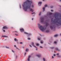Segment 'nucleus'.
Listing matches in <instances>:
<instances>
[{
  "instance_id": "nucleus-1",
  "label": "nucleus",
  "mask_w": 61,
  "mask_h": 61,
  "mask_svg": "<svg viewBox=\"0 0 61 61\" xmlns=\"http://www.w3.org/2000/svg\"><path fill=\"white\" fill-rule=\"evenodd\" d=\"M32 2L29 0H27L24 3L22 6L23 9L25 11H27V10L29 8H30Z\"/></svg>"
},
{
  "instance_id": "nucleus-2",
  "label": "nucleus",
  "mask_w": 61,
  "mask_h": 61,
  "mask_svg": "<svg viewBox=\"0 0 61 61\" xmlns=\"http://www.w3.org/2000/svg\"><path fill=\"white\" fill-rule=\"evenodd\" d=\"M60 15V17H61V14H60L58 13H56L54 15V16L55 19L53 21V23L54 24H58L61 25V18H58V17Z\"/></svg>"
},
{
  "instance_id": "nucleus-3",
  "label": "nucleus",
  "mask_w": 61,
  "mask_h": 61,
  "mask_svg": "<svg viewBox=\"0 0 61 61\" xmlns=\"http://www.w3.org/2000/svg\"><path fill=\"white\" fill-rule=\"evenodd\" d=\"M46 27L49 25V24L47 23H46ZM38 27L39 29L42 31H44L45 30H46V27H43V26L41 25H40L39 24H38Z\"/></svg>"
},
{
  "instance_id": "nucleus-4",
  "label": "nucleus",
  "mask_w": 61,
  "mask_h": 61,
  "mask_svg": "<svg viewBox=\"0 0 61 61\" xmlns=\"http://www.w3.org/2000/svg\"><path fill=\"white\" fill-rule=\"evenodd\" d=\"M44 18H41V23H43L44 22Z\"/></svg>"
},
{
  "instance_id": "nucleus-5",
  "label": "nucleus",
  "mask_w": 61,
  "mask_h": 61,
  "mask_svg": "<svg viewBox=\"0 0 61 61\" xmlns=\"http://www.w3.org/2000/svg\"><path fill=\"white\" fill-rule=\"evenodd\" d=\"M24 34H27V36H30L31 35V34H28V33L26 32H24Z\"/></svg>"
},
{
  "instance_id": "nucleus-6",
  "label": "nucleus",
  "mask_w": 61,
  "mask_h": 61,
  "mask_svg": "<svg viewBox=\"0 0 61 61\" xmlns=\"http://www.w3.org/2000/svg\"><path fill=\"white\" fill-rule=\"evenodd\" d=\"M3 28L4 29H7V27L6 26H4Z\"/></svg>"
},
{
  "instance_id": "nucleus-7",
  "label": "nucleus",
  "mask_w": 61,
  "mask_h": 61,
  "mask_svg": "<svg viewBox=\"0 0 61 61\" xmlns=\"http://www.w3.org/2000/svg\"><path fill=\"white\" fill-rule=\"evenodd\" d=\"M31 45L32 46H34V47H36V46H34V43L33 42H32Z\"/></svg>"
},
{
  "instance_id": "nucleus-8",
  "label": "nucleus",
  "mask_w": 61,
  "mask_h": 61,
  "mask_svg": "<svg viewBox=\"0 0 61 61\" xmlns=\"http://www.w3.org/2000/svg\"><path fill=\"white\" fill-rule=\"evenodd\" d=\"M31 57V56H28V61H30V57Z\"/></svg>"
},
{
  "instance_id": "nucleus-9",
  "label": "nucleus",
  "mask_w": 61,
  "mask_h": 61,
  "mask_svg": "<svg viewBox=\"0 0 61 61\" xmlns=\"http://www.w3.org/2000/svg\"><path fill=\"white\" fill-rule=\"evenodd\" d=\"M7 36H4V35H3L2 36V37H7Z\"/></svg>"
},
{
  "instance_id": "nucleus-10",
  "label": "nucleus",
  "mask_w": 61,
  "mask_h": 61,
  "mask_svg": "<svg viewBox=\"0 0 61 61\" xmlns=\"http://www.w3.org/2000/svg\"><path fill=\"white\" fill-rule=\"evenodd\" d=\"M30 11H32V12H33L34 11V10H33L32 9H30Z\"/></svg>"
},
{
  "instance_id": "nucleus-11",
  "label": "nucleus",
  "mask_w": 61,
  "mask_h": 61,
  "mask_svg": "<svg viewBox=\"0 0 61 61\" xmlns=\"http://www.w3.org/2000/svg\"><path fill=\"white\" fill-rule=\"evenodd\" d=\"M37 56H38V57H41V56L40 55H37Z\"/></svg>"
},
{
  "instance_id": "nucleus-12",
  "label": "nucleus",
  "mask_w": 61,
  "mask_h": 61,
  "mask_svg": "<svg viewBox=\"0 0 61 61\" xmlns=\"http://www.w3.org/2000/svg\"><path fill=\"white\" fill-rule=\"evenodd\" d=\"M20 31H24V30L22 28L20 29Z\"/></svg>"
},
{
  "instance_id": "nucleus-13",
  "label": "nucleus",
  "mask_w": 61,
  "mask_h": 61,
  "mask_svg": "<svg viewBox=\"0 0 61 61\" xmlns=\"http://www.w3.org/2000/svg\"><path fill=\"white\" fill-rule=\"evenodd\" d=\"M26 51H27V52H28V51H29V49H26L25 50Z\"/></svg>"
},
{
  "instance_id": "nucleus-14",
  "label": "nucleus",
  "mask_w": 61,
  "mask_h": 61,
  "mask_svg": "<svg viewBox=\"0 0 61 61\" xmlns=\"http://www.w3.org/2000/svg\"><path fill=\"white\" fill-rule=\"evenodd\" d=\"M43 11H44L45 10V7H44L43 8Z\"/></svg>"
},
{
  "instance_id": "nucleus-15",
  "label": "nucleus",
  "mask_w": 61,
  "mask_h": 61,
  "mask_svg": "<svg viewBox=\"0 0 61 61\" xmlns=\"http://www.w3.org/2000/svg\"><path fill=\"white\" fill-rule=\"evenodd\" d=\"M50 28L51 29H53V27L52 26H50Z\"/></svg>"
},
{
  "instance_id": "nucleus-16",
  "label": "nucleus",
  "mask_w": 61,
  "mask_h": 61,
  "mask_svg": "<svg viewBox=\"0 0 61 61\" xmlns=\"http://www.w3.org/2000/svg\"><path fill=\"white\" fill-rule=\"evenodd\" d=\"M52 14H53L52 13H49V15H52Z\"/></svg>"
},
{
  "instance_id": "nucleus-17",
  "label": "nucleus",
  "mask_w": 61,
  "mask_h": 61,
  "mask_svg": "<svg viewBox=\"0 0 61 61\" xmlns=\"http://www.w3.org/2000/svg\"><path fill=\"white\" fill-rule=\"evenodd\" d=\"M42 4V2H39L38 5H39V4Z\"/></svg>"
},
{
  "instance_id": "nucleus-18",
  "label": "nucleus",
  "mask_w": 61,
  "mask_h": 61,
  "mask_svg": "<svg viewBox=\"0 0 61 61\" xmlns=\"http://www.w3.org/2000/svg\"><path fill=\"white\" fill-rule=\"evenodd\" d=\"M58 36V35H55L54 36L55 37H56V36Z\"/></svg>"
},
{
  "instance_id": "nucleus-19",
  "label": "nucleus",
  "mask_w": 61,
  "mask_h": 61,
  "mask_svg": "<svg viewBox=\"0 0 61 61\" xmlns=\"http://www.w3.org/2000/svg\"><path fill=\"white\" fill-rule=\"evenodd\" d=\"M49 32V30H47L46 31V32L47 33H48Z\"/></svg>"
},
{
  "instance_id": "nucleus-20",
  "label": "nucleus",
  "mask_w": 61,
  "mask_h": 61,
  "mask_svg": "<svg viewBox=\"0 0 61 61\" xmlns=\"http://www.w3.org/2000/svg\"><path fill=\"white\" fill-rule=\"evenodd\" d=\"M41 12H40V13L39 14V15H41Z\"/></svg>"
},
{
  "instance_id": "nucleus-21",
  "label": "nucleus",
  "mask_w": 61,
  "mask_h": 61,
  "mask_svg": "<svg viewBox=\"0 0 61 61\" xmlns=\"http://www.w3.org/2000/svg\"><path fill=\"white\" fill-rule=\"evenodd\" d=\"M45 7H47V5H45Z\"/></svg>"
},
{
  "instance_id": "nucleus-22",
  "label": "nucleus",
  "mask_w": 61,
  "mask_h": 61,
  "mask_svg": "<svg viewBox=\"0 0 61 61\" xmlns=\"http://www.w3.org/2000/svg\"><path fill=\"white\" fill-rule=\"evenodd\" d=\"M53 18H52V19H51V22H52L53 21Z\"/></svg>"
},
{
  "instance_id": "nucleus-23",
  "label": "nucleus",
  "mask_w": 61,
  "mask_h": 61,
  "mask_svg": "<svg viewBox=\"0 0 61 61\" xmlns=\"http://www.w3.org/2000/svg\"><path fill=\"white\" fill-rule=\"evenodd\" d=\"M56 50H57V51H58V48H57L56 49Z\"/></svg>"
},
{
  "instance_id": "nucleus-24",
  "label": "nucleus",
  "mask_w": 61,
  "mask_h": 61,
  "mask_svg": "<svg viewBox=\"0 0 61 61\" xmlns=\"http://www.w3.org/2000/svg\"><path fill=\"white\" fill-rule=\"evenodd\" d=\"M36 46H38V45H39V44L38 43H36Z\"/></svg>"
},
{
  "instance_id": "nucleus-25",
  "label": "nucleus",
  "mask_w": 61,
  "mask_h": 61,
  "mask_svg": "<svg viewBox=\"0 0 61 61\" xmlns=\"http://www.w3.org/2000/svg\"><path fill=\"white\" fill-rule=\"evenodd\" d=\"M53 7V6H51V8H52Z\"/></svg>"
},
{
  "instance_id": "nucleus-26",
  "label": "nucleus",
  "mask_w": 61,
  "mask_h": 61,
  "mask_svg": "<svg viewBox=\"0 0 61 61\" xmlns=\"http://www.w3.org/2000/svg\"><path fill=\"white\" fill-rule=\"evenodd\" d=\"M43 59L44 61H45V58H43Z\"/></svg>"
},
{
  "instance_id": "nucleus-27",
  "label": "nucleus",
  "mask_w": 61,
  "mask_h": 61,
  "mask_svg": "<svg viewBox=\"0 0 61 61\" xmlns=\"http://www.w3.org/2000/svg\"><path fill=\"white\" fill-rule=\"evenodd\" d=\"M31 7H34V5H31Z\"/></svg>"
},
{
  "instance_id": "nucleus-28",
  "label": "nucleus",
  "mask_w": 61,
  "mask_h": 61,
  "mask_svg": "<svg viewBox=\"0 0 61 61\" xmlns=\"http://www.w3.org/2000/svg\"><path fill=\"white\" fill-rule=\"evenodd\" d=\"M40 48H43V47H42V46H40Z\"/></svg>"
},
{
  "instance_id": "nucleus-29",
  "label": "nucleus",
  "mask_w": 61,
  "mask_h": 61,
  "mask_svg": "<svg viewBox=\"0 0 61 61\" xmlns=\"http://www.w3.org/2000/svg\"><path fill=\"white\" fill-rule=\"evenodd\" d=\"M51 12H53L54 11V10H51Z\"/></svg>"
},
{
  "instance_id": "nucleus-30",
  "label": "nucleus",
  "mask_w": 61,
  "mask_h": 61,
  "mask_svg": "<svg viewBox=\"0 0 61 61\" xmlns=\"http://www.w3.org/2000/svg\"><path fill=\"white\" fill-rule=\"evenodd\" d=\"M28 40H30V38H28Z\"/></svg>"
},
{
  "instance_id": "nucleus-31",
  "label": "nucleus",
  "mask_w": 61,
  "mask_h": 61,
  "mask_svg": "<svg viewBox=\"0 0 61 61\" xmlns=\"http://www.w3.org/2000/svg\"><path fill=\"white\" fill-rule=\"evenodd\" d=\"M54 44H56V41H55L54 42Z\"/></svg>"
},
{
  "instance_id": "nucleus-32",
  "label": "nucleus",
  "mask_w": 61,
  "mask_h": 61,
  "mask_svg": "<svg viewBox=\"0 0 61 61\" xmlns=\"http://www.w3.org/2000/svg\"><path fill=\"white\" fill-rule=\"evenodd\" d=\"M35 48H36V50H37V48L36 47H35Z\"/></svg>"
},
{
  "instance_id": "nucleus-33",
  "label": "nucleus",
  "mask_w": 61,
  "mask_h": 61,
  "mask_svg": "<svg viewBox=\"0 0 61 61\" xmlns=\"http://www.w3.org/2000/svg\"><path fill=\"white\" fill-rule=\"evenodd\" d=\"M35 14V12H33V13H31V14L32 15H33V14Z\"/></svg>"
},
{
  "instance_id": "nucleus-34",
  "label": "nucleus",
  "mask_w": 61,
  "mask_h": 61,
  "mask_svg": "<svg viewBox=\"0 0 61 61\" xmlns=\"http://www.w3.org/2000/svg\"><path fill=\"white\" fill-rule=\"evenodd\" d=\"M38 40H40V39H39V38H38Z\"/></svg>"
},
{
  "instance_id": "nucleus-35",
  "label": "nucleus",
  "mask_w": 61,
  "mask_h": 61,
  "mask_svg": "<svg viewBox=\"0 0 61 61\" xmlns=\"http://www.w3.org/2000/svg\"><path fill=\"white\" fill-rule=\"evenodd\" d=\"M54 47H51V49H54Z\"/></svg>"
},
{
  "instance_id": "nucleus-36",
  "label": "nucleus",
  "mask_w": 61,
  "mask_h": 61,
  "mask_svg": "<svg viewBox=\"0 0 61 61\" xmlns=\"http://www.w3.org/2000/svg\"><path fill=\"white\" fill-rule=\"evenodd\" d=\"M17 58V56H16V58Z\"/></svg>"
},
{
  "instance_id": "nucleus-37",
  "label": "nucleus",
  "mask_w": 61,
  "mask_h": 61,
  "mask_svg": "<svg viewBox=\"0 0 61 61\" xmlns=\"http://www.w3.org/2000/svg\"><path fill=\"white\" fill-rule=\"evenodd\" d=\"M14 40H15V41H16V39H14Z\"/></svg>"
},
{
  "instance_id": "nucleus-38",
  "label": "nucleus",
  "mask_w": 61,
  "mask_h": 61,
  "mask_svg": "<svg viewBox=\"0 0 61 61\" xmlns=\"http://www.w3.org/2000/svg\"><path fill=\"white\" fill-rule=\"evenodd\" d=\"M6 48H9V47H6Z\"/></svg>"
},
{
  "instance_id": "nucleus-39",
  "label": "nucleus",
  "mask_w": 61,
  "mask_h": 61,
  "mask_svg": "<svg viewBox=\"0 0 61 61\" xmlns=\"http://www.w3.org/2000/svg\"><path fill=\"white\" fill-rule=\"evenodd\" d=\"M53 56H56V54H54L53 55Z\"/></svg>"
},
{
  "instance_id": "nucleus-40",
  "label": "nucleus",
  "mask_w": 61,
  "mask_h": 61,
  "mask_svg": "<svg viewBox=\"0 0 61 61\" xmlns=\"http://www.w3.org/2000/svg\"><path fill=\"white\" fill-rule=\"evenodd\" d=\"M41 44H43V42L42 41H41Z\"/></svg>"
},
{
  "instance_id": "nucleus-41",
  "label": "nucleus",
  "mask_w": 61,
  "mask_h": 61,
  "mask_svg": "<svg viewBox=\"0 0 61 61\" xmlns=\"http://www.w3.org/2000/svg\"><path fill=\"white\" fill-rule=\"evenodd\" d=\"M12 52H13V53H14V51L13 50H12Z\"/></svg>"
},
{
  "instance_id": "nucleus-42",
  "label": "nucleus",
  "mask_w": 61,
  "mask_h": 61,
  "mask_svg": "<svg viewBox=\"0 0 61 61\" xmlns=\"http://www.w3.org/2000/svg\"><path fill=\"white\" fill-rule=\"evenodd\" d=\"M30 47H32V46H31V45H30Z\"/></svg>"
},
{
  "instance_id": "nucleus-43",
  "label": "nucleus",
  "mask_w": 61,
  "mask_h": 61,
  "mask_svg": "<svg viewBox=\"0 0 61 61\" xmlns=\"http://www.w3.org/2000/svg\"><path fill=\"white\" fill-rule=\"evenodd\" d=\"M52 58H54V56H52Z\"/></svg>"
},
{
  "instance_id": "nucleus-44",
  "label": "nucleus",
  "mask_w": 61,
  "mask_h": 61,
  "mask_svg": "<svg viewBox=\"0 0 61 61\" xmlns=\"http://www.w3.org/2000/svg\"><path fill=\"white\" fill-rule=\"evenodd\" d=\"M3 32H5V30H3Z\"/></svg>"
},
{
  "instance_id": "nucleus-45",
  "label": "nucleus",
  "mask_w": 61,
  "mask_h": 61,
  "mask_svg": "<svg viewBox=\"0 0 61 61\" xmlns=\"http://www.w3.org/2000/svg\"><path fill=\"white\" fill-rule=\"evenodd\" d=\"M14 32H16V33H17V32L16 31H14Z\"/></svg>"
},
{
  "instance_id": "nucleus-46",
  "label": "nucleus",
  "mask_w": 61,
  "mask_h": 61,
  "mask_svg": "<svg viewBox=\"0 0 61 61\" xmlns=\"http://www.w3.org/2000/svg\"><path fill=\"white\" fill-rule=\"evenodd\" d=\"M15 35H16V36H18V35L16 34H15Z\"/></svg>"
},
{
  "instance_id": "nucleus-47",
  "label": "nucleus",
  "mask_w": 61,
  "mask_h": 61,
  "mask_svg": "<svg viewBox=\"0 0 61 61\" xmlns=\"http://www.w3.org/2000/svg\"><path fill=\"white\" fill-rule=\"evenodd\" d=\"M22 43V42H20V44H21Z\"/></svg>"
},
{
  "instance_id": "nucleus-48",
  "label": "nucleus",
  "mask_w": 61,
  "mask_h": 61,
  "mask_svg": "<svg viewBox=\"0 0 61 61\" xmlns=\"http://www.w3.org/2000/svg\"><path fill=\"white\" fill-rule=\"evenodd\" d=\"M57 55H59V54H58V53H57Z\"/></svg>"
},
{
  "instance_id": "nucleus-49",
  "label": "nucleus",
  "mask_w": 61,
  "mask_h": 61,
  "mask_svg": "<svg viewBox=\"0 0 61 61\" xmlns=\"http://www.w3.org/2000/svg\"><path fill=\"white\" fill-rule=\"evenodd\" d=\"M20 8H21V6H20Z\"/></svg>"
},
{
  "instance_id": "nucleus-50",
  "label": "nucleus",
  "mask_w": 61,
  "mask_h": 61,
  "mask_svg": "<svg viewBox=\"0 0 61 61\" xmlns=\"http://www.w3.org/2000/svg\"><path fill=\"white\" fill-rule=\"evenodd\" d=\"M26 53L25 52V55H26Z\"/></svg>"
},
{
  "instance_id": "nucleus-51",
  "label": "nucleus",
  "mask_w": 61,
  "mask_h": 61,
  "mask_svg": "<svg viewBox=\"0 0 61 61\" xmlns=\"http://www.w3.org/2000/svg\"><path fill=\"white\" fill-rule=\"evenodd\" d=\"M33 19H34V18H32V20H33Z\"/></svg>"
},
{
  "instance_id": "nucleus-52",
  "label": "nucleus",
  "mask_w": 61,
  "mask_h": 61,
  "mask_svg": "<svg viewBox=\"0 0 61 61\" xmlns=\"http://www.w3.org/2000/svg\"><path fill=\"white\" fill-rule=\"evenodd\" d=\"M14 47H16V45H14Z\"/></svg>"
},
{
  "instance_id": "nucleus-53",
  "label": "nucleus",
  "mask_w": 61,
  "mask_h": 61,
  "mask_svg": "<svg viewBox=\"0 0 61 61\" xmlns=\"http://www.w3.org/2000/svg\"><path fill=\"white\" fill-rule=\"evenodd\" d=\"M45 0H43V1H44Z\"/></svg>"
},
{
  "instance_id": "nucleus-54",
  "label": "nucleus",
  "mask_w": 61,
  "mask_h": 61,
  "mask_svg": "<svg viewBox=\"0 0 61 61\" xmlns=\"http://www.w3.org/2000/svg\"><path fill=\"white\" fill-rule=\"evenodd\" d=\"M20 32H23L22 31H20Z\"/></svg>"
},
{
  "instance_id": "nucleus-55",
  "label": "nucleus",
  "mask_w": 61,
  "mask_h": 61,
  "mask_svg": "<svg viewBox=\"0 0 61 61\" xmlns=\"http://www.w3.org/2000/svg\"><path fill=\"white\" fill-rule=\"evenodd\" d=\"M16 48L17 49H18V48H17H17Z\"/></svg>"
},
{
  "instance_id": "nucleus-56",
  "label": "nucleus",
  "mask_w": 61,
  "mask_h": 61,
  "mask_svg": "<svg viewBox=\"0 0 61 61\" xmlns=\"http://www.w3.org/2000/svg\"><path fill=\"white\" fill-rule=\"evenodd\" d=\"M59 51H60L59 50Z\"/></svg>"
},
{
  "instance_id": "nucleus-57",
  "label": "nucleus",
  "mask_w": 61,
  "mask_h": 61,
  "mask_svg": "<svg viewBox=\"0 0 61 61\" xmlns=\"http://www.w3.org/2000/svg\"><path fill=\"white\" fill-rule=\"evenodd\" d=\"M54 53H56V51H54Z\"/></svg>"
},
{
  "instance_id": "nucleus-58",
  "label": "nucleus",
  "mask_w": 61,
  "mask_h": 61,
  "mask_svg": "<svg viewBox=\"0 0 61 61\" xmlns=\"http://www.w3.org/2000/svg\"><path fill=\"white\" fill-rule=\"evenodd\" d=\"M58 56L59 57H60V56Z\"/></svg>"
},
{
  "instance_id": "nucleus-59",
  "label": "nucleus",
  "mask_w": 61,
  "mask_h": 61,
  "mask_svg": "<svg viewBox=\"0 0 61 61\" xmlns=\"http://www.w3.org/2000/svg\"><path fill=\"white\" fill-rule=\"evenodd\" d=\"M60 35L61 36V34H60Z\"/></svg>"
},
{
  "instance_id": "nucleus-60",
  "label": "nucleus",
  "mask_w": 61,
  "mask_h": 61,
  "mask_svg": "<svg viewBox=\"0 0 61 61\" xmlns=\"http://www.w3.org/2000/svg\"><path fill=\"white\" fill-rule=\"evenodd\" d=\"M60 1H61V0H60Z\"/></svg>"
}]
</instances>
